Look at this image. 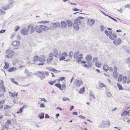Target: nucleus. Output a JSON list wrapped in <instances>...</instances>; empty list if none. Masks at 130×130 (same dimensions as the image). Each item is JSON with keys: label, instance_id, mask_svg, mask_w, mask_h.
I'll return each mask as SVG.
<instances>
[{"label": "nucleus", "instance_id": "nucleus-1", "mask_svg": "<svg viewBox=\"0 0 130 130\" xmlns=\"http://www.w3.org/2000/svg\"><path fill=\"white\" fill-rule=\"evenodd\" d=\"M60 24L61 28L65 29L67 28L68 26L69 27H71L72 26L73 23L71 21L68 20L62 21L61 22Z\"/></svg>", "mask_w": 130, "mask_h": 130}, {"label": "nucleus", "instance_id": "nucleus-2", "mask_svg": "<svg viewBox=\"0 0 130 130\" xmlns=\"http://www.w3.org/2000/svg\"><path fill=\"white\" fill-rule=\"evenodd\" d=\"M14 54V52L10 49L6 50L5 52V57L8 59L12 58L13 57Z\"/></svg>", "mask_w": 130, "mask_h": 130}, {"label": "nucleus", "instance_id": "nucleus-3", "mask_svg": "<svg viewBox=\"0 0 130 130\" xmlns=\"http://www.w3.org/2000/svg\"><path fill=\"white\" fill-rule=\"evenodd\" d=\"M74 22L73 25L74 29L75 30H78L79 29V25L81 24V21L80 19H77L74 20Z\"/></svg>", "mask_w": 130, "mask_h": 130}, {"label": "nucleus", "instance_id": "nucleus-4", "mask_svg": "<svg viewBox=\"0 0 130 130\" xmlns=\"http://www.w3.org/2000/svg\"><path fill=\"white\" fill-rule=\"evenodd\" d=\"M79 51H77L74 53L73 55L74 58L76 57V61L78 63L82 61V59L83 58V55L81 54H80L77 56L79 54Z\"/></svg>", "mask_w": 130, "mask_h": 130}, {"label": "nucleus", "instance_id": "nucleus-5", "mask_svg": "<svg viewBox=\"0 0 130 130\" xmlns=\"http://www.w3.org/2000/svg\"><path fill=\"white\" fill-rule=\"evenodd\" d=\"M28 32L30 34H32L35 31V27L31 24L28 25L27 27Z\"/></svg>", "mask_w": 130, "mask_h": 130}, {"label": "nucleus", "instance_id": "nucleus-6", "mask_svg": "<svg viewBox=\"0 0 130 130\" xmlns=\"http://www.w3.org/2000/svg\"><path fill=\"white\" fill-rule=\"evenodd\" d=\"M92 59V57L90 55H87L86 58V59L87 61V63L90 67H91L92 65V63L91 62V60Z\"/></svg>", "mask_w": 130, "mask_h": 130}, {"label": "nucleus", "instance_id": "nucleus-7", "mask_svg": "<svg viewBox=\"0 0 130 130\" xmlns=\"http://www.w3.org/2000/svg\"><path fill=\"white\" fill-rule=\"evenodd\" d=\"M95 23V20L91 19L88 18L87 25L89 27H91Z\"/></svg>", "mask_w": 130, "mask_h": 130}, {"label": "nucleus", "instance_id": "nucleus-8", "mask_svg": "<svg viewBox=\"0 0 130 130\" xmlns=\"http://www.w3.org/2000/svg\"><path fill=\"white\" fill-rule=\"evenodd\" d=\"M51 28L56 29L57 28H60V24L58 22L55 23H51Z\"/></svg>", "mask_w": 130, "mask_h": 130}, {"label": "nucleus", "instance_id": "nucleus-9", "mask_svg": "<svg viewBox=\"0 0 130 130\" xmlns=\"http://www.w3.org/2000/svg\"><path fill=\"white\" fill-rule=\"evenodd\" d=\"M39 26L42 29V30H43L44 31H46L48 30L51 29V27H50L48 28L47 26L44 25H40Z\"/></svg>", "mask_w": 130, "mask_h": 130}, {"label": "nucleus", "instance_id": "nucleus-10", "mask_svg": "<svg viewBox=\"0 0 130 130\" xmlns=\"http://www.w3.org/2000/svg\"><path fill=\"white\" fill-rule=\"evenodd\" d=\"M37 75L38 77L41 80H42L45 78V76L43 74V72H41L38 71V72Z\"/></svg>", "mask_w": 130, "mask_h": 130}, {"label": "nucleus", "instance_id": "nucleus-11", "mask_svg": "<svg viewBox=\"0 0 130 130\" xmlns=\"http://www.w3.org/2000/svg\"><path fill=\"white\" fill-rule=\"evenodd\" d=\"M21 32L23 35H27L28 34V31L27 29L25 27H23L22 29Z\"/></svg>", "mask_w": 130, "mask_h": 130}, {"label": "nucleus", "instance_id": "nucleus-12", "mask_svg": "<svg viewBox=\"0 0 130 130\" xmlns=\"http://www.w3.org/2000/svg\"><path fill=\"white\" fill-rule=\"evenodd\" d=\"M122 41L120 38H118L114 40L113 42V43L116 45H119L121 43Z\"/></svg>", "mask_w": 130, "mask_h": 130}, {"label": "nucleus", "instance_id": "nucleus-13", "mask_svg": "<svg viewBox=\"0 0 130 130\" xmlns=\"http://www.w3.org/2000/svg\"><path fill=\"white\" fill-rule=\"evenodd\" d=\"M35 30L38 33H41L43 32V30L40 27L37 25L35 26Z\"/></svg>", "mask_w": 130, "mask_h": 130}, {"label": "nucleus", "instance_id": "nucleus-14", "mask_svg": "<svg viewBox=\"0 0 130 130\" xmlns=\"http://www.w3.org/2000/svg\"><path fill=\"white\" fill-rule=\"evenodd\" d=\"M20 44V42L18 41H14L12 43V45L15 47L18 46Z\"/></svg>", "mask_w": 130, "mask_h": 130}, {"label": "nucleus", "instance_id": "nucleus-15", "mask_svg": "<svg viewBox=\"0 0 130 130\" xmlns=\"http://www.w3.org/2000/svg\"><path fill=\"white\" fill-rule=\"evenodd\" d=\"M68 55L67 53L66 52H63L62 54V56H60L59 58V59L61 60L64 59L65 58L64 56H67Z\"/></svg>", "mask_w": 130, "mask_h": 130}, {"label": "nucleus", "instance_id": "nucleus-16", "mask_svg": "<svg viewBox=\"0 0 130 130\" xmlns=\"http://www.w3.org/2000/svg\"><path fill=\"white\" fill-rule=\"evenodd\" d=\"M109 37L111 39L114 40L117 38V36L114 34H111L109 35Z\"/></svg>", "mask_w": 130, "mask_h": 130}, {"label": "nucleus", "instance_id": "nucleus-17", "mask_svg": "<svg viewBox=\"0 0 130 130\" xmlns=\"http://www.w3.org/2000/svg\"><path fill=\"white\" fill-rule=\"evenodd\" d=\"M53 52L54 55V56L56 57H59L58 50L56 48H55L53 49Z\"/></svg>", "mask_w": 130, "mask_h": 130}, {"label": "nucleus", "instance_id": "nucleus-18", "mask_svg": "<svg viewBox=\"0 0 130 130\" xmlns=\"http://www.w3.org/2000/svg\"><path fill=\"white\" fill-rule=\"evenodd\" d=\"M24 73L27 77H30L31 75L32 72H30L27 69H26L25 70Z\"/></svg>", "mask_w": 130, "mask_h": 130}, {"label": "nucleus", "instance_id": "nucleus-19", "mask_svg": "<svg viewBox=\"0 0 130 130\" xmlns=\"http://www.w3.org/2000/svg\"><path fill=\"white\" fill-rule=\"evenodd\" d=\"M76 85L78 87H79L82 83V82L81 80H76L75 82Z\"/></svg>", "mask_w": 130, "mask_h": 130}, {"label": "nucleus", "instance_id": "nucleus-20", "mask_svg": "<svg viewBox=\"0 0 130 130\" xmlns=\"http://www.w3.org/2000/svg\"><path fill=\"white\" fill-rule=\"evenodd\" d=\"M45 57L43 55H41L39 58V61L40 62H44L46 60Z\"/></svg>", "mask_w": 130, "mask_h": 130}, {"label": "nucleus", "instance_id": "nucleus-21", "mask_svg": "<svg viewBox=\"0 0 130 130\" xmlns=\"http://www.w3.org/2000/svg\"><path fill=\"white\" fill-rule=\"evenodd\" d=\"M90 98H91L90 99L91 100H93L95 99V97L94 95L92 92L91 91H90Z\"/></svg>", "mask_w": 130, "mask_h": 130}, {"label": "nucleus", "instance_id": "nucleus-22", "mask_svg": "<svg viewBox=\"0 0 130 130\" xmlns=\"http://www.w3.org/2000/svg\"><path fill=\"white\" fill-rule=\"evenodd\" d=\"M17 70V69L14 67H13L11 68H9L8 69V71L9 72H14Z\"/></svg>", "mask_w": 130, "mask_h": 130}, {"label": "nucleus", "instance_id": "nucleus-23", "mask_svg": "<svg viewBox=\"0 0 130 130\" xmlns=\"http://www.w3.org/2000/svg\"><path fill=\"white\" fill-rule=\"evenodd\" d=\"M104 33L106 35L108 36H109V35L112 33V32L111 31H107V30H105V31Z\"/></svg>", "mask_w": 130, "mask_h": 130}, {"label": "nucleus", "instance_id": "nucleus-24", "mask_svg": "<svg viewBox=\"0 0 130 130\" xmlns=\"http://www.w3.org/2000/svg\"><path fill=\"white\" fill-rule=\"evenodd\" d=\"M9 5H6L3 6L2 8V9L4 10H6L9 9Z\"/></svg>", "mask_w": 130, "mask_h": 130}, {"label": "nucleus", "instance_id": "nucleus-25", "mask_svg": "<svg viewBox=\"0 0 130 130\" xmlns=\"http://www.w3.org/2000/svg\"><path fill=\"white\" fill-rule=\"evenodd\" d=\"M55 86L59 88L60 90H63V89L62 88L61 85L60 84H55Z\"/></svg>", "mask_w": 130, "mask_h": 130}, {"label": "nucleus", "instance_id": "nucleus-26", "mask_svg": "<svg viewBox=\"0 0 130 130\" xmlns=\"http://www.w3.org/2000/svg\"><path fill=\"white\" fill-rule=\"evenodd\" d=\"M4 63H5V66H4V68L5 69H7L9 67V64L8 62H5Z\"/></svg>", "mask_w": 130, "mask_h": 130}, {"label": "nucleus", "instance_id": "nucleus-27", "mask_svg": "<svg viewBox=\"0 0 130 130\" xmlns=\"http://www.w3.org/2000/svg\"><path fill=\"white\" fill-rule=\"evenodd\" d=\"M102 124L99 126V127L100 128L105 127V121L103 120H102Z\"/></svg>", "mask_w": 130, "mask_h": 130}, {"label": "nucleus", "instance_id": "nucleus-28", "mask_svg": "<svg viewBox=\"0 0 130 130\" xmlns=\"http://www.w3.org/2000/svg\"><path fill=\"white\" fill-rule=\"evenodd\" d=\"M108 67L106 64H105L103 66V69L106 72L108 71Z\"/></svg>", "mask_w": 130, "mask_h": 130}, {"label": "nucleus", "instance_id": "nucleus-29", "mask_svg": "<svg viewBox=\"0 0 130 130\" xmlns=\"http://www.w3.org/2000/svg\"><path fill=\"white\" fill-rule=\"evenodd\" d=\"M127 77L126 76H124L123 78V83L124 84L127 82Z\"/></svg>", "mask_w": 130, "mask_h": 130}, {"label": "nucleus", "instance_id": "nucleus-30", "mask_svg": "<svg viewBox=\"0 0 130 130\" xmlns=\"http://www.w3.org/2000/svg\"><path fill=\"white\" fill-rule=\"evenodd\" d=\"M26 106L25 105H24V106H23V107H22L20 109V110L19 111H17V113H21L22 112L23 110V109H24V108Z\"/></svg>", "mask_w": 130, "mask_h": 130}, {"label": "nucleus", "instance_id": "nucleus-31", "mask_svg": "<svg viewBox=\"0 0 130 130\" xmlns=\"http://www.w3.org/2000/svg\"><path fill=\"white\" fill-rule=\"evenodd\" d=\"M101 65L102 64L101 62H97L95 63L96 66L98 68L100 67L101 66Z\"/></svg>", "mask_w": 130, "mask_h": 130}, {"label": "nucleus", "instance_id": "nucleus-32", "mask_svg": "<svg viewBox=\"0 0 130 130\" xmlns=\"http://www.w3.org/2000/svg\"><path fill=\"white\" fill-rule=\"evenodd\" d=\"M40 119H43L44 117V114L43 113H41L38 115Z\"/></svg>", "mask_w": 130, "mask_h": 130}, {"label": "nucleus", "instance_id": "nucleus-33", "mask_svg": "<svg viewBox=\"0 0 130 130\" xmlns=\"http://www.w3.org/2000/svg\"><path fill=\"white\" fill-rule=\"evenodd\" d=\"M118 75V73L117 72H114L113 73V75L115 78H117V77Z\"/></svg>", "mask_w": 130, "mask_h": 130}, {"label": "nucleus", "instance_id": "nucleus-34", "mask_svg": "<svg viewBox=\"0 0 130 130\" xmlns=\"http://www.w3.org/2000/svg\"><path fill=\"white\" fill-rule=\"evenodd\" d=\"M39 58L37 56H35L33 58V61L34 62H35L39 60Z\"/></svg>", "mask_w": 130, "mask_h": 130}, {"label": "nucleus", "instance_id": "nucleus-35", "mask_svg": "<svg viewBox=\"0 0 130 130\" xmlns=\"http://www.w3.org/2000/svg\"><path fill=\"white\" fill-rule=\"evenodd\" d=\"M9 128L8 126H7L6 125L2 127V130H8Z\"/></svg>", "mask_w": 130, "mask_h": 130}, {"label": "nucleus", "instance_id": "nucleus-36", "mask_svg": "<svg viewBox=\"0 0 130 130\" xmlns=\"http://www.w3.org/2000/svg\"><path fill=\"white\" fill-rule=\"evenodd\" d=\"M127 114V112L126 111L124 110L121 114V115L122 116L124 117V116H126Z\"/></svg>", "mask_w": 130, "mask_h": 130}, {"label": "nucleus", "instance_id": "nucleus-37", "mask_svg": "<svg viewBox=\"0 0 130 130\" xmlns=\"http://www.w3.org/2000/svg\"><path fill=\"white\" fill-rule=\"evenodd\" d=\"M53 60V58H50L48 59L47 60V63H49L51 62Z\"/></svg>", "mask_w": 130, "mask_h": 130}, {"label": "nucleus", "instance_id": "nucleus-38", "mask_svg": "<svg viewBox=\"0 0 130 130\" xmlns=\"http://www.w3.org/2000/svg\"><path fill=\"white\" fill-rule=\"evenodd\" d=\"M117 85L118 87L120 90H123V88L122 87V86L120 85L119 84L117 83Z\"/></svg>", "mask_w": 130, "mask_h": 130}, {"label": "nucleus", "instance_id": "nucleus-39", "mask_svg": "<svg viewBox=\"0 0 130 130\" xmlns=\"http://www.w3.org/2000/svg\"><path fill=\"white\" fill-rule=\"evenodd\" d=\"M11 121L10 120H7L6 122L5 123V125L7 126H8V125L11 123Z\"/></svg>", "mask_w": 130, "mask_h": 130}, {"label": "nucleus", "instance_id": "nucleus-40", "mask_svg": "<svg viewBox=\"0 0 130 130\" xmlns=\"http://www.w3.org/2000/svg\"><path fill=\"white\" fill-rule=\"evenodd\" d=\"M85 88L84 87H83L82 88L80 89L79 91V93L81 94L83 93L85 91Z\"/></svg>", "mask_w": 130, "mask_h": 130}, {"label": "nucleus", "instance_id": "nucleus-41", "mask_svg": "<svg viewBox=\"0 0 130 130\" xmlns=\"http://www.w3.org/2000/svg\"><path fill=\"white\" fill-rule=\"evenodd\" d=\"M122 75H119L118 79V81L119 82L121 81L122 80Z\"/></svg>", "mask_w": 130, "mask_h": 130}, {"label": "nucleus", "instance_id": "nucleus-42", "mask_svg": "<svg viewBox=\"0 0 130 130\" xmlns=\"http://www.w3.org/2000/svg\"><path fill=\"white\" fill-rule=\"evenodd\" d=\"M43 73L44 75L46 76H47L49 75L50 73L47 71L43 72Z\"/></svg>", "mask_w": 130, "mask_h": 130}, {"label": "nucleus", "instance_id": "nucleus-43", "mask_svg": "<svg viewBox=\"0 0 130 130\" xmlns=\"http://www.w3.org/2000/svg\"><path fill=\"white\" fill-rule=\"evenodd\" d=\"M46 69L51 71H53L54 68L52 67H47Z\"/></svg>", "mask_w": 130, "mask_h": 130}, {"label": "nucleus", "instance_id": "nucleus-44", "mask_svg": "<svg viewBox=\"0 0 130 130\" xmlns=\"http://www.w3.org/2000/svg\"><path fill=\"white\" fill-rule=\"evenodd\" d=\"M98 60V58L97 57H95L92 60V61L93 62H96Z\"/></svg>", "mask_w": 130, "mask_h": 130}, {"label": "nucleus", "instance_id": "nucleus-45", "mask_svg": "<svg viewBox=\"0 0 130 130\" xmlns=\"http://www.w3.org/2000/svg\"><path fill=\"white\" fill-rule=\"evenodd\" d=\"M100 87L101 88H103L105 87V85L103 83H100L99 84Z\"/></svg>", "mask_w": 130, "mask_h": 130}, {"label": "nucleus", "instance_id": "nucleus-46", "mask_svg": "<svg viewBox=\"0 0 130 130\" xmlns=\"http://www.w3.org/2000/svg\"><path fill=\"white\" fill-rule=\"evenodd\" d=\"M55 82L56 80H54L53 81H50L48 83L51 85H53L55 83Z\"/></svg>", "mask_w": 130, "mask_h": 130}, {"label": "nucleus", "instance_id": "nucleus-47", "mask_svg": "<svg viewBox=\"0 0 130 130\" xmlns=\"http://www.w3.org/2000/svg\"><path fill=\"white\" fill-rule=\"evenodd\" d=\"M19 28L20 27L18 26H15L14 28V30L15 31H17L19 30Z\"/></svg>", "mask_w": 130, "mask_h": 130}, {"label": "nucleus", "instance_id": "nucleus-48", "mask_svg": "<svg viewBox=\"0 0 130 130\" xmlns=\"http://www.w3.org/2000/svg\"><path fill=\"white\" fill-rule=\"evenodd\" d=\"M65 79V78L64 77H59V78L57 80L58 81H59L60 80L62 81L63 80Z\"/></svg>", "mask_w": 130, "mask_h": 130}, {"label": "nucleus", "instance_id": "nucleus-49", "mask_svg": "<svg viewBox=\"0 0 130 130\" xmlns=\"http://www.w3.org/2000/svg\"><path fill=\"white\" fill-rule=\"evenodd\" d=\"M10 106L7 105H6L5 107L4 108V109L6 110L7 109H8L10 108Z\"/></svg>", "mask_w": 130, "mask_h": 130}, {"label": "nucleus", "instance_id": "nucleus-50", "mask_svg": "<svg viewBox=\"0 0 130 130\" xmlns=\"http://www.w3.org/2000/svg\"><path fill=\"white\" fill-rule=\"evenodd\" d=\"M73 52L71 51L70 52L69 54V56L70 58H71L72 57V56L73 55Z\"/></svg>", "mask_w": 130, "mask_h": 130}, {"label": "nucleus", "instance_id": "nucleus-51", "mask_svg": "<svg viewBox=\"0 0 130 130\" xmlns=\"http://www.w3.org/2000/svg\"><path fill=\"white\" fill-rule=\"evenodd\" d=\"M1 88L2 89V90L4 91V92L5 91V87L4 86V85H2V86H1Z\"/></svg>", "mask_w": 130, "mask_h": 130}, {"label": "nucleus", "instance_id": "nucleus-52", "mask_svg": "<svg viewBox=\"0 0 130 130\" xmlns=\"http://www.w3.org/2000/svg\"><path fill=\"white\" fill-rule=\"evenodd\" d=\"M62 100L63 101H69V99L67 98H62Z\"/></svg>", "mask_w": 130, "mask_h": 130}, {"label": "nucleus", "instance_id": "nucleus-53", "mask_svg": "<svg viewBox=\"0 0 130 130\" xmlns=\"http://www.w3.org/2000/svg\"><path fill=\"white\" fill-rule=\"evenodd\" d=\"M127 84H128L130 83V76H128V78H127Z\"/></svg>", "mask_w": 130, "mask_h": 130}, {"label": "nucleus", "instance_id": "nucleus-54", "mask_svg": "<svg viewBox=\"0 0 130 130\" xmlns=\"http://www.w3.org/2000/svg\"><path fill=\"white\" fill-rule=\"evenodd\" d=\"M49 22V21H43L41 22H39L38 23H48Z\"/></svg>", "mask_w": 130, "mask_h": 130}, {"label": "nucleus", "instance_id": "nucleus-55", "mask_svg": "<svg viewBox=\"0 0 130 130\" xmlns=\"http://www.w3.org/2000/svg\"><path fill=\"white\" fill-rule=\"evenodd\" d=\"M124 7L126 8H128L130 9V4L125 5Z\"/></svg>", "mask_w": 130, "mask_h": 130}, {"label": "nucleus", "instance_id": "nucleus-56", "mask_svg": "<svg viewBox=\"0 0 130 130\" xmlns=\"http://www.w3.org/2000/svg\"><path fill=\"white\" fill-rule=\"evenodd\" d=\"M5 101L4 99L0 101V105L4 104L5 103Z\"/></svg>", "mask_w": 130, "mask_h": 130}, {"label": "nucleus", "instance_id": "nucleus-57", "mask_svg": "<svg viewBox=\"0 0 130 130\" xmlns=\"http://www.w3.org/2000/svg\"><path fill=\"white\" fill-rule=\"evenodd\" d=\"M53 72H54V73H57L58 72H60V71H58L55 69H54L53 71Z\"/></svg>", "mask_w": 130, "mask_h": 130}, {"label": "nucleus", "instance_id": "nucleus-58", "mask_svg": "<svg viewBox=\"0 0 130 130\" xmlns=\"http://www.w3.org/2000/svg\"><path fill=\"white\" fill-rule=\"evenodd\" d=\"M101 30V31H103L105 29V27L103 26H101L100 27Z\"/></svg>", "mask_w": 130, "mask_h": 130}, {"label": "nucleus", "instance_id": "nucleus-59", "mask_svg": "<svg viewBox=\"0 0 130 130\" xmlns=\"http://www.w3.org/2000/svg\"><path fill=\"white\" fill-rule=\"evenodd\" d=\"M40 107L41 108H44L45 107L44 104L41 103L40 104Z\"/></svg>", "mask_w": 130, "mask_h": 130}, {"label": "nucleus", "instance_id": "nucleus-60", "mask_svg": "<svg viewBox=\"0 0 130 130\" xmlns=\"http://www.w3.org/2000/svg\"><path fill=\"white\" fill-rule=\"evenodd\" d=\"M0 12L2 14H4L5 13V12L1 9H0Z\"/></svg>", "mask_w": 130, "mask_h": 130}, {"label": "nucleus", "instance_id": "nucleus-61", "mask_svg": "<svg viewBox=\"0 0 130 130\" xmlns=\"http://www.w3.org/2000/svg\"><path fill=\"white\" fill-rule=\"evenodd\" d=\"M54 56V53H51L49 54V56L50 57V58Z\"/></svg>", "mask_w": 130, "mask_h": 130}, {"label": "nucleus", "instance_id": "nucleus-62", "mask_svg": "<svg viewBox=\"0 0 130 130\" xmlns=\"http://www.w3.org/2000/svg\"><path fill=\"white\" fill-rule=\"evenodd\" d=\"M13 2H14L13 0H11L9 1L8 3L10 5H11Z\"/></svg>", "mask_w": 130, "mask_h": 130}, {"label": "nucleus", "instance_id": "nucleus-63", "mask_svg": "<svg viewBox=\"0 0 130 130\" xmlns=\"http://www.w3.org/2000/svg\"><path fill=\"white\" fill-rule=\"evenodd\" d=\"M107 95L108 97H110L112 95V94L110 92H108L107 93Z\"/></svg>", "mask_w": 130, "mask_h": 130}, {"label": "nucleus", "instance_id": "nucleus-64", "mask_svg": "<svg viewBox=\"0 0 130 130\" xmlns=\"http://www.w3.org/2000/svg\"><path fill=\"white\" fill-rule=\"evenodd\" d=\"M113 68L115 72H117V67L116 66H114L113 67Z\"/></svg>", "mask_w": 130, "mask_h": 130}]
</instances>
